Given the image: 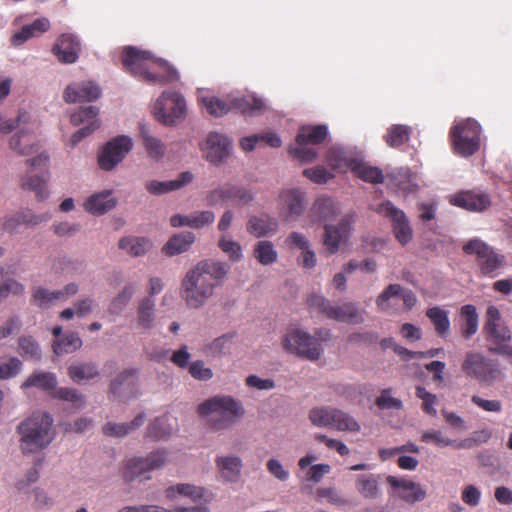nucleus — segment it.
I'll list each match as a JSON object with an SVG mask.
<instances>
[{
  "label": "nucleus",
  "instance_id": "37",
  "mask_svg": "<svg viewBox=\"0 0 512 512\" xmlns=\"http://www.w3.org/2000/svg\"><path fill=\"white\" fill-rule=\"evenodd\" d=\"M350 168L357 177L365 182L379 184L384 181L382 170L365 162L352 161L350 163Z\"/></svg>",
  "mask_w": 512,
  "mask_h": 512
},
{
  "label": "nucleus",
  "instance_id": "63",
  "mask_svg": "<svg viewBox=\"0 0 512 512\" xmlns=\"http://www.w3.org/2000/svg\"><path fill=\"white\" fill-rule=\"evenodd\" d=\"M19 348L22 356L29 357L34 360H40L41 353L38 343L31 336H22L18 340Z\"/></svg>",
  "mask_w": 512,
  "mask_h": 512
},
{
  "label": "nucleus",
  "instance_id": "58",
  "mask_svg": "<svg viewBox=\"0 0 512 512\" xmlns=\"http://www.w3.org/2000/svg\"><path fill=\"white\" fill-rule=\"evenodd\" d=\"M9 146L21 155H28L32 152L34 144L32 136L26 133H17L10 138Z\"/></svg>",
  "mask_w": 512,
  "mask_h": 512
},
{
  "label": "nucleus",
  "instance_id": "48",
  "mask_svg": "<svg viewBox=\"0 0 512 512\" xmlns=\"http://www.w3.org/2000/svg\"><path fill=\"white\" fill-rule=\"evenodd\" d=\"M253 255L262 265H270L277 260V251L271 241L263 240L255 244Z\"/></svg>",
  "mask_w": 512,
  "mask_h": 512
},
{
  "label": "nucleus",
  "instance_id": "51",
  "mask_svg": "<svg viewBox=\"0 0 512 512\" xmlns=\"http://www.w3.org/2000/svg\"><path fill=\"white\" fill-rule=\"evenodd\" d=\"M334 408L329 406L314 407L309 411L308 417L311 423L316 427L331 428Z\"/></svg>",
  "mask_w": 512,
  "mask_h": 512
},
{
  "label": "nucleus",
  "instance_id": "55",
  "mask_svg": "<svg viewBox=\"0 0 512 512\" xmlns=\"http://www.w3.org/2000/svg\"><path fill=\"white\" fill-rule=\"evenodd\" d=\"M61 299V293L56 291H49L43 287H37L32 292L31 301L39 308L48 307L54 300Z\"/></svg>",
  "mask_w": 512,
  "mask_h": 512
},
{
  "label": "nucleus",
  "instance_id": "11",
  "mask_svg": "<svg viewBox=\"0 0 512 512\" xmlns=\"http://www.w3.org/2000/svg\"><path fill=\"white\" fill-rule=\"evenodd\" d=\"M166 461V452L157 450L152 452L146 458H131L127 460L122 468L121 475L126 482H131L136 478L146 477V473L161 468Z\"/></svg>",
  "mask_w": 512,
  "mask_h": 512
},
{
  "label": "nucleus",
  "instance_id": "46",
  "mask_svg": "<svg viewBox=\"0 0 512 512\" xmlns=\"http://www.w3.org/2000/svg\"><path fill=\"white\" fill-rule=\"evenodd\" d=\"M140 134L143 139V144L146 152L152 158L159 159L165 154V145L157 138L153 137L146 125L140 126Z\"/></svg>",
  "mask_w": 512,
  "mask_h": 512
},
{
  "label": "nucleus",
  "instance_id": "59",
  "mask_svg": "<svg viewBox=\"0 0 512 512\" xmlns=\"http://www.w3.org/2000/svg\"><path fill=\"white\" fill-rule=\"evenodd\" d=\"M171 431V427L167 423V418L159 417L149 424L147 436L154 440H160L168 437Z\"/></svg>",
  "mask_w": 512,
  "mask_h": 512
},
{
  "label": "nucleus",
  "instance_id": "7",
  "mask_svg": "<svg viewBox=\"0 0 512 512\" xmlns=\"http://www.w3.org/2000/svg\"><path fill=\"white\" fill-rule=\"evenodd\" d=\"M481 127L475 120H463L450 129V139L454 152L469 157L480 149Z\"/></svg>",
  "mask_w": 512,
  "mask_h": 512
},
{
  "label": "nucleus",
  "instance_id": "25",
  "mask_svg": "<svg viewBox=\"0 0 512 512\" xmlns=\"http://www.w3.org/2000/svg\"><path fill=\"white\" fill-rule=\"evenodd\" d=\"M278 221L266 213L251 216L247 222V231L256 238L276 233Z\"/></svg>",
  "mask_w": 512,
  "mask_h": 512
},
{
  "label": "nucleus",
  "instance_id": "61",
  "mask_svg": "<svg viewBox=\"0 0 512 512\" xmlns=\"http://www.w3.org/2000/svg\"><path fill=\"white\" fill-rule=\"evenodd\" d=\"M416 397L422 400V410L430 415L436 416L437 411L435 405L437 404V397L435 394L428 392L424 387L417 386L415 391Z\"/></svg>",
  "mask_w": 512,
  "mask_h": 512
},
{
  "label": "nucleus",
  "instance_id": "3",
  "mask_svg": "<svg viewBox=\"0 0 512 512\" xmlns=\"http://www.w3.org/2000/svg\"><path fill=\"white\" fill-rule=\"evenodd\" d=\"M244 412L242 403L228 395L214 396L198 407L199 415L205 418L206 425L214 432L230 428Z\"/></svg>",
  "mask_w": 512,
  "mask_h": 512
},
{
  "label": "nucleus",
  "instance_id": "42",
  "mask_svg": "<svg viewBox=\"0 0 512 512\" xmlns=\"http://www.w3.org/2000/svg\"><path fill=\"white\" fill-rule=\"evenodd\" d=\"M421 441L425 443H434L436 446L440 448L452 446L456 449L468 448L470 447L468 440L456 441L451 440L443 435L441 431L438 430H428L425 431L421 436Z\"/></svg>",
  "mask_w": 512,
  "mask_h": 512
},
{
  "label": "nucleus",
  "instance_id": "54",
  "mask_svg": "<svg viewBox=\"0 0 512 512\" xmlns=\"http://www.w3.org/2000/svg\"><path fill=\"white\" fill-rule=\"evenodd\" d=\"M392 388H385L380 391V395L375 399V405L380 410H401L403 402L392 396Z\"/></svg>",
  "mask_w": 512,
  "mask_h": 512
},
{
  "label": "nucleus",
  "instance_id": "57",
  "mask_svg": "<svg viewBox=\"0 0 512 512\" xmlns=\"http://www.w3.org/2000/svg\"><path fill=\"white\" fill-rule=\"evenodd\" d=\"M218 247L228 256L232 262H239L243 258L242 247L237 241L222 236L218 240Z\"/></svg>",
  "mask_w": 512,
  "mask_h": 512
},
{
  "label": "nucleus",
  "instance_id": "20",
  "mask_svg": "<svg viewBox=\"0 0 512 512\" xmlns=\"http://www.w3.org/2000/svg\"><path fill=\"white\" fill-rule=\"evenodd\" d=\"M387 483L394 489L396 495L402 500L414 503L425 498V491L413 481L395 476H387Z\"/></svg>",
  "mask_w": 512,
  "mask_h": 512
},
{
  "label": "nucleus",
  "instance_id": "62",
  "mask_svg": "<svg viewBox=\"0 0 512 512\" xmlns=\"http://www.w3.org/2000/svg\"><path fill=\"white\" fill-rule=\"evenodd\" d=\"M25 286L14 278H7L0 284V302L6 299L10 294L21 296L24 294Z\"/></svg>",
  "mask_w": 512,
  "mask_h": 512
},
{
  "label": "nucleus",
  "instance_id": "45",
  "mask_svg": "<svg viewBox=\"0 0 512 512\" xmlns=\"http://www.w3.org/2000/svg\"><path fill=\"white\" fill-rule=\"evenodd\" d=\"M82 346V340L75 332H71L53 342L52 348L56 355L73 353Z\"/></svg>",
  "mask_w": 512,
  "mask_h": 512
},
{
  "label": "nucleus",
  "instance_id": "10",
  "mask_svg": "<svg viewBox=\"0 0 512 512\" xmlns=\"http://www.w3.org/2000/svg\"><path fill=\"white\" fill-rule=\"evenodd\" d=\"M184 97L177 92H163L153 107L155 118L165 124L174 125L185 114Z\"/></svg>",
  "mask_w": 512,
  "mask_h": 512
},
{
  "label": "nucleus",
  "instance_id": "38",
  "mask_svg": "<svg viewBox=\"0 0 512 512\" xmlns=\"http://www.w3.org/2000/svg\"><path fill=\"white\" fill-rule=\"evenodd\" d=\"M412 128L408 125L394 124L387 129L384 141L391 148H399L406 144L411 136Z\"/></svg>",
  "mask_w": 512,
  "mask_h": 512
},
{
  "label": "nucleus",
  "instance_id": "50",
  "mask_svg": "<svg viewBox=\"0 0 512 512\" xmlns=\"http://www.w3.org/2000/svg\"><path fill=\"white\" fill-rule=\"evenodd\" d=\"M68 375L74 382H80L82 380H90L99 375L97 367L93 363H82L77 365H71L68 368Z\"/></svg>",
  "mask_w": 512,
  "mask_h": 512
},
{
  "label": "nucleus",
  "instance_id": "44",
  "mask_svg": "<svg viewBox=\"0 0 512 512\" xmlns=\"http://www.w3.org/2000/svg\"><path fill=\"white\" fill-rule=\"evenodd\" d=\"M231 106L242 114H254L263 110L264 102L254 95H246L231 100Z\"/></svg>",
  "mask_w": 512,
  "mask_h": 512
},
{
  "label": "nucleus",
  "instance_id": "12",
  "mask_svg": "<svg viewBox=\"0 0 512 512\" xmlns=\"http://www.w3.org/2000/svg\"><path fill=\"white\" fill-rule=\"evenodd\" d=\"M133 141L129 136L119 135L108 141L98 156L101 169L110 171L115 168L132 150Z\"/></svg>",
  "mask_w": 512,
  "mask_h": 512
},
{
  "label": "nucleus",
  "instance_id": "24",
  "mask_svg": "<svg viewBox=\"0 0 512 512\" xmlns=\"http://www.w3.org/2000/svg\"><path fill=\"white\" fill-rule=\"evenodd\" d=\"M99 110L94 106H88L80 108L77 112L73 113L70 117V121L73 125L78 126L85 124L84 127L80 128L82 131L83 138L92 134L100 125L97 118Z\"/></svg>",
  "mask_w": 512,
  "mask_h": 512
},
{
  "label": "nucleus",
  "instance_id": "29",
  "mask_svg": "<svg viewBox=\"0 0 512 512\" xmlns=\"http://www.w3.org/2000/svg\"><path fill=\"white\" fill-rule=\"evenodd\" d=\"M50 26L51 24L48 18H37L31 24L24 25L19 32L12 36V44L19 46L26 40L45 33L50 29Z\"/></svg>",
  "mask_w": 512,
  "mask_h": 512
},
{
  "label": "nucleus",
  "instance_id": "39",
  "mask_svg": "<svg viewBox=\"0 0 512 512\" xmlns=\"http://www.w3.org/2000/svg\"><path fill=\"white\" fill-rule=\"evenodd\" d=\"M336 214V206L330 198H318L310 210V217L313 222L328 221Z\"/></svg>",
  "mask_w": 512,
  "mask_h": 512
},
{
  "label": "nucleus",
  "instance_id": "16",
  "mask_svg": "<svg viewBox=\"0 0 512 512\" xmlns=\"http://www.w3.org/2000/svg\"><path fill=\"white\" fill-rule=\"evenodd\" d=\"M200 148L208 162L218 165L229 157L231 140L218 132H210Z\"/></svg>",
  "mask_w": 512,
  "mask_h": 512
},
{
  "label": "nucleus",
  "instance_id": "4",
  "mask_svg": "<svg viewBox=\"0 0 512 512\" xmlns=\"http://www.w3.org/2000/svg\"><path fill=\"white\" fill-rule=\"evenodd\" d=\"M52 426L50 414L40 411L21 421L16 428L21 451L28 454L46 448L55 437Z\"/></svg>",
  "mask_w": 512,
  "mask_h": 512
},
{
  "label": "nucleus",
  "instance_id": "34",
  "mask_svg": "<svg viewBox=\"0 0 512 512\" xmlns=\"http://www.w3.org/2000/svg\"><path fill=\"white\" fill-rule=\"evenodd\" d=\"M462 319L461 334L463 338L470 339L478 330L479 317L476 307L472 304H466L460 309Z\"/></svg>",
  "mask_w": 512,
  "mask_h": 512
},
{
  "label": "nucleus",
  "instance_id": "1",
  "mask_svg": "<svg viewBox=\"0 0 512 512\" xmlns=\"http://www.w3.org/2000/svg\"><path fill=\"white\" fill-rule=\"evenodd\" d=\"M230 266L215 259L199 261L187 271L181 281L180 295L190 308H199L213 296L214 290L225 279Z\"/></svg>",
  "mask_w": 512,
  "mask_h": 512
},
{
  "label": "nucleus",
  "instance_id": "13",
  "mask_svg": "<svg viewBox=\"0 0 512 512\" xmlns=\"http://www.w3.org/2000/svg\"><path fill=\"white\" fill-rule=\"evenodd\" d=\"M376 211L390 220L393 234L401 245L404 246L412 240L413 231L404 211L390 201L381 203Z\"/></svg>",
  "mask_w": 512,
  "mask_h": 512
},
{
  "label": "nucleus",
  "instance_id": "28",
  "mask_svg": "<svg viewBox=\"0 0 512 512\" xmlns=\"http://www.w3.org/2000/svg\"><path fill=\"white\" fill-rule=\"evenodd\" d=\"M116 199L111 191H103L91 195L84 203V208L91 214L102 215L116 206Z\"/></svg>",
  "mask_w": 512,
  "mask_h": 512
},
{
  "label": "nucleus",
  "instance_id": "2",
  "mask_svg": "<svg viewBox=\"0 0 512 512\" xmlns=\"http://www.w3.org/2000/svg\"><path fill=\"white\" fill-rule=\"evenodd\" d=\"M122 63L131 74L149 84H167L179 79L177 70L168 63L136 47L124 49Z\"/></svg>",
  "mask_w": 512,
  "mask_h": 512
},
{
  "label": "nucleus",
  "instance_id": "35",
  "mask_svg": "<svg viewBox=\"0 0 512 512\" xmlns=\"http://www.w3.org/2000/svg\"><path fill=\"white\" fill-rule=\"evenodd\" d=\"M379 475L362 474L356 478L355 487L365 499H375L380 493Z\"/></svg>",
  "mask_w": 512,
  "mask_h": 512
},
{
  "label": "nucleus",
  "instance_id": "21",
  "mask_svg": "<svg viewBox=\"0 0 512 512\" xmlns=\"http://www.w3.org/2000/svg\"><path fill=\"white\" fill-rule=\"evenodd\" d=\"M100 94L101 90L98 85L91 81H84L68 85L63 98L67 103L91 102L98 99Z\"/></svg>",
  "mask_w": 512,
  "mask_h": 512
},
{
  "label": "nucleus",
  "instance_id": "43",
  "mask_svg": "<svg viewBox=\"0 0 512 512\" xmlns=\"http://www.w3.org/2000/svg\"><path fill=\"white\" fill-rule=\"evenodd\" d=\"M57 385L56 377L50 372L31 374L22 384V388L36 387L45 391L53 392Z\"/></svg>",
  "mask_w": 512,
  "mask_h": 512
},
{
  "label": "nucleus",
  "instance_id": "18",
  "mask_svg": "<svg viewBox=\"0 0 512 512\" xmlns=\"http://www.w3.org/2000/svg\"><path fill=\"white\" fill-rule=\"evenodd\" d=\"M353 223V217L351 215L344 216L338 225H325L323 245L325 246L328 254H335L341 245V243L347 239L351 224Z\"/></svg>",
  "mask_w": 512,
  "mask_h": 512
},
{
  "label": "nucleus",
  "instance_id": "27",
  "mask_svg": "<svg viewBox=\"0 0 512 512\" xmlns=\"http://www.w3.org/2000/svg\"><path fill=\"white\" fill-rule=\"evenodd\" d=\"M195 234L189 231L176 233L170 237L162 248L163 254L172 257L187 252L195 242Z\"/></svg>",
  "mask_w": 512,
  "mask_h": 512
},
{
  "label": "nucleus",
  "instance_id": "64",
  "mask_svg": "<svg viewBox=\"0 0 512 512\" xmlns=\"http://www.w3.org/2000/svg\"><path fill=\"white\" fill-rule=\"evenodd\" d=\"M481 496V490L473 484L465 485L462 488L461 500L470 507L478 506L481 501Z\"/></svg>",
  "mask_w": 512,
  "mask_h": 512
},
{
  "label": "nucleus",
  "instance_id": "9",
  "mask_svg": "<svg viewBox=\"0 0 512 512\" xmlns=\"http://www.w3.org/2000/svg\"><path fill=\"white\" fill-rule=\"evenodd\" d=\"M483 333L486 340L493 343L496 347L490 348L489 351L501 354L502 347H511L508 345L512 336L510 329L502 322L499 309L494 306H488L486 310L485 323Z\"/></svg>",
  "mask_w": 512,
  "mask_h": 512
},
{
  "label": "nucleus",
  "instance_id": "56",
  "mask_svg": "<svg viewBox=\"0 0 512 512\" xmlns=\"http://www.w3.org/2000/svg\"><path fill=\"white\" fill-rule=\"evenodd\" d=\"M202 102L207 112L215 117L226 115L232 109L231 102L227 103L218 97L203 98Z\"/></svg>",
  "mask_w": 512,
  "mask_h": 512
},
{
  "label": "nucleus",
  "instance_id": "32",
  "mask_svg": "<svg viewBox=\"0 0 512 512\" xmlns=\"http://www.w3.org/2000/svg\"><path fill=\"white\" fill-rule=\"evenodd\" d=\"M328 135L326 125L303 126L299 129L296 136V144L317 145L322 143Z\"/></svg>",
  "mask_w": 512,
  "mask_h": 512
},
{
  "label": "nucleus",
  "instance_id": "60",
  "mask_svg": "<svg viewBox=\"0 0 512 512\" xmlns=\"http://www.w3.org/2000/svg\"><path fill=\"white\" fill-rule=\"evenodd\" d=\"M50 395L59 400L72 402L74 404H77L76 407L80 408L83 405V395L80 394L76 389L74 388H67V387H60L53 390V392L50 393Z\"/></svg>",
  "mask_w": 512,
  "mask_h": 512
},
{
  "label": "nucleus",
  "instance_id": "6",
  "mask_svg": "<svg viewBox=\"0 0 512 512\" xmlns=\"http://www.w3.org/2000/svg\"><path fill=\"white\" fill-rule=\"evenodd\" d=\"M462 372L481 384L492 385L502 378V369L496 359L485 357L480 352L469 351L461 365Z\"/></svg>",
  "mask_w": 512,
  "mask_h": 512
},
{
  "label": "nucleus",
  "instance_id": "49",
  "mask_svg": "<svg viewBox=\"0 0 512 512\" xmlns=\"http://www.w3.org/2000/svg\"><path fill=\"white\" fill-rule=\"evenodd\" d=\"M331 428L338 431L359 432V423L348 413L334 408Z\"/></svg>",
  "mask_w": 512,
  "mask_h": 512
},
{
  "label": "nucleus",
  "instance_id": "30",
  "mask_svg": "<svg viewBox=\"0 0 512 512\" xmlns=\"http://www.w3.org/2000/svg\"><path fill=\"white\" fill-rule=\"evenodd\" d=\"M328 318L340 322L358 324L363 322V317L354 303L348 302L341 306H332L328 309Z\"/></svg>",
  "mask_w": 512,
  "mask_h": 512
},
{
  "label": "nucleus",
  "instance_id": "31",
  "mask_svg": "<svg viewBox=\"0 0 512 512\" xmlns=\"http://www.w3.org/2000/svg\"><path fill=\"white\" fill-rule=\"evenodd\" d=\"M216 466L222 476L228 482H236L241 473L242 461L237 456L217 457Z\"/></svg>",
  "mask_w": 512,
  "mask_h": 512
},
{
  "label": "nucleus",
  "instance_id": "19",
  "mask_svg": "<svg viewBox=\"0 0 512 512\" xmlns=\"http://www.w3.org/2000/svg\"><path fill=\"white\" fill-rule=\"evenodd\" d=\"M52 51L59 62L64 64L75 63L79 58L81 45L77 37L72 34H62L54 44Z\"/></svg>",
  "mask_w": 512,
  "mask_h": 512
},
{
  "label": "nucleus",
  "instance_id": "40",
  "mask_svg": "<svg viewBox=\"0 0 512 512\" xmlns=\"http://www.w3.org/2000/svg\"><path fill=\"white\" fill-rule=\"evenodd\" d=\"M155 320V302L150 297L143 298L137 307V324L148 330L153 327Z\"/></svg>",
  "mask_w": 512,
  "mask_h": 512
},
{
  "label": "nucleus",
  "instance_id": "52",
  "mask_svg": "<svg viewBox=\"0 0 512 512\" xmlns=\"http://www.w3.org/2000/svg\"><path fill=\"white\" fill-rule=\"evenodd\" d=\"M135 293V287L132 284L126 285L122 291L111 301L108 311L113 315H119Z\"/></svg>",
  "mask_w": 512,
  "mask_h": 512
},
{
  "label": "nucleus",
  "instance_id": "15",
  "mask_svg": "<svg viewBox=\"0 0 512 512\" xmlns=\"http://www.w3.org/2000/svg\"><path fill=\"white\" fill-rule=\"evenodd\" d=\"M206 200L209 206H216L227 201L243 206L253 200V194L245 187L226 183L210 191L206 196Z\"/></svg>",
  "mask_w": 512,
  "mask_h": 512
},
{
  "label": "nucleus",
  "instance_id": "26",
  "mask_svg": "<svg viewBox=\"0 0 512 512\" xmlns=\"http://www.w3.org/2000/svg\"><path fill=\"white\" fill-rule=\"evenodd\" d=\"M193 180L192 173L186 171L179 174L177 179L169 181L152 180L146 183V189L154 195L165 194L174 190H178L189 184Z\"/></svg>",
  "mask_w": 512,
  "mask_h": 512
},
{
  "label": "nucleus",
  "instance_id": "22",
  "mask_svg": "<svg viewBox=\"0 0 512 512\" xmlns=\"http://www.w3.org/2000/svg\"><path fill=\"white\" fill-rule=\"evenodd\" d=\"M280 207L285 220L299 217L305 209L304 194L299 189L284 190L280 194Z\"/></svg>",
  "mask_w": 512,
  "mask_h": 512
},
{
  "label": "nucleus",
  "instance_id": "36",
  "mask_svg": "<svg viewBox=\"0 0 512 512\" xmlns=\"http://www.w3.org/2000/svg\"><path fill=\"white\" fill-rule=\"evenodd\" d=\"M144 422L145 415L140 413L130 423H106L103 426V433L107 436L123 437L142 426Z\"/></svg>",
  "mask_w": 512,
  "mask_h": 512
},
{
  "label": "nucleus",
  "instance_id": "47",
  "mask_svg": "<svg viewBox=\"0 0 512 512\" xmlns=\"http://www.w3.org/2000/svg\"><path fill=\"white\" fill-rule=\"evenodd\" d=\"M166 497L173 499L176 495H183L191 498L193 501H198L204 497V489L192 484H177L169 486L165 490Z\"/></svg>",
  "mask_w": 512,
  "mask_h": 512
},
{
  "label": "nucleus",
  "instance_id": "14",
  "mask_svg": "<svg viewBox=\"0 0 512 512\" xmlns=\"http://www.w3.org/2000/svg\"><path fill=\"white\" fill-rule=\"evenodd\" d=\"M49 157L46 154H39L36 157L27 160V163L33 168H38L39 173L27 175L22 180V188L35 193L38 200H44L48 197L46 183L49 178L48 172Z\"/></svg>",
  "mask_w": 512,
  "mask_h": 512
},
{
  "label": "nucleus",
  "instance_id": "53",
  "mask_svg": "<svg viewBox=\"0 0 512 512\" xmlns=\"http://www.w3.org/2000/svg\"><path fill=\"white\" fill-rule=\"evenodd\" d=\"M134 371L126 370L119 374L115 379L112 380L110 384V392L114 396H120L122 390H129L132 392L135 383L133 379Z\"/></svg>",
  "mask_w": 512,
  "mask_h": 512
},
{
  "label": "nucleus",
  "instance_id": "17",
  "mask_svg": "<svg viewBox=\"0 0 512 512\" xmlns=\"http://www.w3.org/2000/svg\"><path fill=\"white\" fill-rule=\"evenodd\" d=\"M449 202L453 206L472 212H482L491 205L490 196L478 190L460 191L450 196Z\"/></svg>",
  "mask_w": 512,
  "mask_h": 512
},
{
  "label": "nucleus",
  "instance_id": "41",
  "mask_svg": "<svg viewBox=\"0 0 512 512\" xmlns=\"http://www.w3.org/2000/svg\"><path fill=\"white\" fill-rule=\"evenodd\" d=\"M426 316L434 326L438 336L445 338L450 331V320L448 312L440 307H432L427 309Z\"/></svg>",
  "mask_w": 512,
  "mask_h": 512
},
{
  "label": "nucleus",
  "instance_id": "23",
  "mask_svg": "<svg viewBox=\"0 0 512 512\" xmlns=\"http://www.w3.org/2000/svg\"><path fill=\"white\" fill-rule=\"evenodd\" d=\"M402 296L405 307L410 310L416 303V295L412 291H404L399 284H390L382 293L377 297L376 304L381 311H388L390 309L389 300L392 297Z\"/></svg>",
  "mask_w": 512,
  "mask_h": 512
},
{
  "label": "nucleus",
  "instance_id": "5",
  "mask_svg": "<svg viewBox=\"0 0 512 512\" xmlns=\"http://www.w3.org/2000/svg\"><path fill=\"white\" fill-rule=\"evenodd\" d=\"M462 251L466 255L475 256V263L479 275L483 277H496L499 270L503 268L506 262V258L503 254L496 251L480 238L468 240L462 246Z\"/></svg>",
  "mask_w": 512,
  "mask_h": 512
},
{
  "label": "nucleus",
  "instance_id": "33",
  "mask_svg": "<svg viewBox=\"0 0 512 512\" xmlns=\"http://www.w3.org/2000/svg\"><path fill=\"white\" fill-rule=\"evenodd\" d=\"M119 248L125 250L131 256L139 257L152 248V242L146 237L127 236L120 239Z\"/></svg>",
  "mask_w": 512,
  "mask_h": 512
},
{
  "label": "nucleus",
  "instance_id": "8",
  "mask_svg": "<svg viewBox=\"0 0 512 512\" xmlns=\"http://www.w3.org/2000/svg\"><path fill=\"white\" fill-rule=\"evenodd\" d=\"M282 346L286 352L310 361H316L322 355L317 340L301 329L289 330L282 340Z\"/></svg>",
  "mask_w": 512,
  "mask_h": 512
}]
</instances>
